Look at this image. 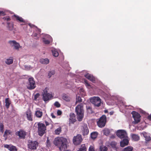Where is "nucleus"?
Wrapping results in <instances>:
<instances>
[{"instance_id":"1","label":"nucleus","mask_w":151,"mask_h":151,"mask_svg":"<svg viewBox=\"0 0 151 151\" xmlns=\"http://www.w3.org/2000/svg\"><path fill=\"white\" fill-rule=\"evenodd\" d=\"M54 144L58 147L60 151L64 150L67 148V140L63 137H58L55 138L54 141Z\"/></svg>"},{"instance_id":"2","label":"nucleus","mask_w":151,"mask_h":151,"mask_svg":"<svg viewBox=\"0 0 151 151\" xmlns=\"http://www.w3.org/2000/svg\"><path fill=\"white\" fill-rule=\"evenodd\" d=\"M37 126L38 134L42 136L45 132L46 127L44 124L40 123L38 124Z\"/></svg>"},{"instance_id":"3","label":"nucleus","mask_w":151,"mask_h":151,"mask_svg":"<svg viewBox=\"0 0 151 151\" xmlns=\"http://www.w3.org/2000/svg\"><path fill=\"white\" fill-rule=\"evenodd\" d=\"M106 116L104 115H103L97 121V123L99 127L102 128L104 127L106 124Z\"/></svg>"},{"instance_id":"4","label":"nucleus","mask_w":151,"mask_h":151,"mask_svg":"<svg viewBox=\"0 0 151 151\" xmlns=\"http://www.w3.org/2000/svg\"><path fill=\"white\" fill-rule=\"evenodd\" d=\"M52 97V95L47 93V89H45L42 93V99L45 101L49 100Z\"/></svg>"},{"instance_id":"5","label":"nucleus","mask_w":151,"mask_h":151,"mask_svg":"<svg viewBox=\"0 0 151 151\" xmlns=\"http://www.w3.org/2000/svg\"><path fill=\"white\" fill-rule=\"evenodd\" d=\"M38 143L36 141H29L28 144V148L31 150H36L38 147Z\"/></svg>"},{"instance_id":"6","label":"nucleus","mask_w":151,"mask_h":151,"mask_svg":"<svg viewBox=\"0 0 151 151\" xmlns=\"http://www.w3.org/2000/svg\"><path fill=\"white\" fill-rule=\"evenodd\" d=\"M91 102L95 106H99L101 104V100L99 97H94L91 99Z\"/></svg>"},{"instance_id":"7","label":"nucleus","mask_w":151,"mask_h":151,"mask_svg":"<svg viewBox=\"0 0 151 151\" xmlns=\"http://www.w3.org/2000/svg\"><path fill=\"white\" fill-rule=\"evenodd\" d=\"M117 136L121 139L124 138H127V136L126 132L122 130H118L116 133Z\"/></svg>"},{"instance_id":"8","label":"nucleus","mask_w":151,"mask_h":151,"mask_svg":"<svg viewBox=\"0 0 151 151\" xmlns=\"http://www.w3.org/2000/svg\"><path fill=\"white\" fill-rule=\"evenodd\" d=\"M36 87L35 81L33 78H30L29 79V83L27 86V88L29 90L34 89Z\"/></svg>"},{"instance_id":"9","label":"nucleus","mask_w":151,"mask_h":151,"mask_svg":"<svg viewBox=\"0 0 151 151\" xmlns=\"http://www.w3.org/2000/svg\"><path fill=\"white\" fill-rule=\"evenodd\" d=\"M82 141V139L81 135L78 134L76 136L74 137L73 139V142L75 145L80 144Z\"/></svg>"},{"instance_id":"10","label":"nucleus","mask_w":151,"mask_h":151,"mask_svg":"<svg viewBox=\"0 0 151 151\" xmlns=\"http://www.w3.org/2000/svg\"><path fill=\"white\" fill-rule=\"evenodd\" d=\"M132 117L134 119V121L133 123L134 124H137L139 123L141 119V116L140 114H132Z\"/></svg>"},{"instance_id":"11","label":"nucleus","mask_w":151,"mask_h":151,"mask_svg":"<svg viewBox=\"0 0 151 151\" xmlns=\"http://www.w3.org/2000/svg\"><path fill=\"white\" fill-rule=\"evenodd\" d=\"M81 130L83 135H86L88 134L89 130L86 124H84L81 127Z\"/></svg>"},{"instance_id":"12","label":"nucleus","mask_w":151,"mask_h":151,"mask_svg":"<svg viewBox=\"0 0 151 151\" xmlns=\"http://www.w3.org/2000/svg\"><path fill=\"white\" fill-rule=\"evenodd\" d=\"M76 116L75 114H70V118L69 119V125L71 126L72 124H74L76 121Z\"/></svg>"},{"instance_id":"13","label":"nucleus","mask_w":151,"mask_h":151,"mask_svg":"<svg viewBox=\"0 0 151 151\" xmlns=\"http://www.w3.org/2000/svg\"><path fill=\"white\" fill-rule=\"evenodd\" d=\"M16 134L18 136L20 139H24L25 136L26 135V133L25 131L23 130H20L17 131Z\"/></svg>"},{"instance_id":"14","label":"nucleus","mask_w":151,"mask_h":151,"mask_svg":"<svg viewBox=\"0 0 151 151\" xmlns=\"http://www.w3.org/2000/svg\"><path fill=\"white\" fill-rule=\"evenodd\" d=\"M76 113H83V106L82 103L78 105L76 108Z\"/></svg>"},{"instance_id":"15","label":"nucleus","mask_w":151,"mask_h":151,"mask_svg":"<svg viewBox=\"0 0 151 151\" xmlns=\"http://www.w3.org/2000/svg\"><path fill=\"white\" fill-rule=\"evenodd\" d=\"M9 43L12 46H14L15 49L16 50H18L20 47L19 44L15 40L9 41Z\"/></svg>"},{"instance_id":"16","label":"nucleus","mask_w":151,"mask_h":151,"mask_svg":"<svg viewBox=\"0 0 151 151\" xmlns=\"http://www.w3.org/2000/svg\"><path fill=\"white\" fill-rule=\"evenodd\" d=\"M4 147L7 148L10 151H17V147L11 145H5Z\"/></svg>"},{"instance_id":"17","label":"nucleus","mask_w":151,"mask_h":151,"mask_svg":"<svg viewBox=\"0 0 151 151\" xmlns=\"http://www.w3.org/2000/svg\"><path fill=\"white\" fill-rule=\"evenodd\" d=\"M85 77L88 80L91 81L93 83L95 82L96 78L93 76L89 73H87L85 75Z\"/></svg>"},{"instance_id":"18","label":"nucleus","mask_w":151,"mask_h":151,"mask_svg":"<svg viewBox=\"0 0 151 151\" xmlns=\"http://www.w3.org/2000/svg\"><path fill=\"white\" fill-rule=\"evenodd\" d=\"M129 141L127 139V138H124L122 141L120 142V145L121 147H124L125 146L127 145Z\"/></svg>"},{"instance_id":"19","label":"nucleus","mask_w":151,"mask_h":151,"mask_svg":"<svg viewBox=\"0 0 151 151\" xmlns=\"http://www.w3.org/2000/svg\"><path fill=\"white\" fill-rule=\"evenodd\" d=\"M14 17H15L16 21H17L22 22H25V20L22 17L16 15H14Z\"/></svg>"},{"instance_id":"20","label":"nucleus","mask_w":151,"mask_h":151,"mask_svg":"<svg viewBox=\"0 0 151 151\" xmlns=\"http://www.w3.org/2000/svg\"><path fill=\"white\" fill-rule=\"evenodd\" d=\"M13 61V58L11 57L9 59H7L5 61V63L8 65H10L12 64Z\"/></svg>"},{"instance_id":"21","label":"nucleus","mask_w":151,"mask_h":151,"mask_svg":"<svg viewBox=\"0 0 151 151\" xmlns=\"http://www.w3.org/2000/svg\"><path fill=\"white\" fill-rule=\"evenodd\" d=\"M40 62L42 64H47L49 62V60L47 58L41 59L40 60Z\"/></svg>"},{"instance_id":"22","label":"nucleus","mask_w":151,"mask_h":151,"mask_svg":"<svg viewBox=\"0 0 151 151\" xmlns=\"http://www.w3.org/2000/svg\"><path fill=\"white\" fill-rule=\"evenodd\" d=\"M132 139L135 141H138L139 139V136L137 134H133L132 135Z\"/></svg>"},{"instance_id":"23","label":"nucleus","mask_w":151,"mask_h":151,"mask_svg":"<svg viewBox=\"0 0 151 151\" xmlns=\"http://www.w3.org/2000/svg\"><path fill=\"white\" fill-rule=\"evenodd\" d=\"M5 106L7 108H8L11 104V101L9 98H6L5 100Z\"/></svg>"},{"instance_id":"24","label":"nucleus","mask_w":151,"mask_h":151,"mask_svg":"<svg viewBox=\"0 0 151 151\" xmlns=\"http://www.w3.org/2000/svg\"><path fill=\"white\" fill-rule=\"evenodd\" d=\"M77 118L79 121H81L83 117V114H77Z\"/></svg>"},{"instance_id":"25","label":"nucleus","mask_w":151,"mask_h":151,"mask_svg":"<svg viewBox=\"0 0 151 151\" xmlns=\"http://www.w3.org/2000/svg\"><path fill=\"white\" fill-rule=\"evenodd\" d=\"M7 27L8 29L10 31L12 30L14 27L13 24L11 23L10 22H7Z\"/></svg>"},{"instance_id":"26","label":"nucleus","mask_w":151,"mask_h":151,"mask_svg":"<svg viewBox=\"0 0 151 151\" xmlns=\"http://www.w3.org/2000/svg\"><path fill=\"white\" fill-rule=\"evenodd\" d=\"M97 135L98 133L96 132H93L91 134V138L93 139H95L97 137Z\"/></svg>"},{"instance_id":"27","label":"nucleus","mask_w":151,"mask_h":151,"mask_svg":"<svg viewBox=\"0 0 151 151\" xmlns=\"http://www.w3.org/2000/svg\"><path fill=\"white\" fill-rule=\"evenodd\" d=\"M62 128L61 127H59L57 129L54 131L56 135H59L60 133L61 132Z\"/></svg>"},{"instance_id":"28","label":"nucleus","mask_w":151,"mask_h":151,"mask_svg":"<svg viewBox=\"0 0 151 151\" xmlns=\"http://www.w3.org/2000/svg\"><path fill=\"white\" fill-rule=\"evenodd\" d=\"M104 134L106 136L108 135L110 133L109 129H105L103 130Z\"/></svg>"},{"instance_id":"29","label":"nucleus","mask_w":151,"mask_h":151,"mask_svg":"<svg viewBox=\"0 0 151 151\" xmlns=\"http://www.w3.org/2000/svg\"><path fill=\"white\" fill-rule=\"evenodd\" d=\"M62 98L63 99L67 101H69L70 100V98L69 96L65 94H63L62 96Z\"/></svg>"},{"instance_id":"30","label":"nucleus","mask_w":151,"mask_h":151,"mask_svg":"<svg viewBox=\"0 0 151 151\" xmlns=\"http://www.w3.org/2000/svg\"><path fill=\"white\" fill-rule=\"evenodd\" d=\"M87 111L88 113H92L93 112L92 108L89 106H86Z\"/></svg>"},{"instance_id":"31","label":"nucleus","mask_w":151,"mask_h":151,"mask_svg":"<svg viewBox=\"0 0 151 151\" xmlns=\"http://www.w3.org/2000/svg\"><path fill=\"white\" fill-rule=\"evenodd\" d=\"M52 55L53 56L55 57H57L59 55V53L56 50H54L52 51Z\"/></svg>"},{"instance_id":"32","label":"nucleus","mask_w":151,"mask_h":151,"mask_svg":"<svg viewBox=\"0 0 151 151\" xmlns=\"http://www.w3.org/2000/svg\"><path fill=\"white\" fill-rule=\"evenodd\" d=\"M86 147L84 145H82L78 151H86Z\"/></svg>"},{"instance_id":"33","label":"nucleus","mask_w":151,"mask_h":151,"mask_svg":"<svg viewBox=\"0 0 151 151\" xmlns=\"http://www.w3.org/2000/svg\"><path fill=\"white\" fill-rule=\"evenodd\" d=\"M100 151H107L108 148L106 146H101L100 147Z\"/></svg>"},{"instance_id":"34","label":"nucleus","mask_w":151,"mask_h":151,"mask_svg":"<svg viewBox=\"0 0 151 151\" xmlns=\"http://www.w3.org/2000/svg\"><path fill=\"white\" fill-rule=\"evenodd\" d=\"M55 73V71L54 70H52L50 71L48 73V76L49 78H50L52 75H54Z\"/></svg>"},{"instance_id":"35","label":"nucleus","mask_w":151,"mask_h":151,"mask_svg":"<svg viewBox=\"0 0 151 151\" xmlns=\"http://www.w3.org/2000/svg\"><path fill=\"white\" fill-rule=\"evenodd\" d=\"M28 120L29 121L32 120V114H26Z\"/></svg>"},{"instance_id":"36","label":"nucleus","mask_w":151,"mask_h":151,"mask_svg":"<svg viewBox=\"0 0 151 151\" xmlns=\"http://www.w3.org/2000/svg\"><path fill=\"white\" fill-rule=\"evenodd\" d=\"M133 150V148L131 147H128L126 148H125L124 151H132Z\"/></svg>"},{"instance_id":"37","label":"nucleus","mask_w":151,"mask_h":151,"mask_svg":"<svg viewBox=\"0 0 151 151\" xmlns=\"http://www.w3.org/2000/svg\"><path fill=\"white\" fill-rule=\"evenodd\" d=\"M82 101V100L81 98L79 96H77L76 101V104L78 103H80Z\"/></svg>"},{"instance_id":"38","label":"nucleus","mask_w":151,"mask_h":151,"mask_svg":"<svg viewBox=\"0 0 151 151\" xmlns=\"http://www.w3.org/2000/svg\"><path fill=\"white\" fill-rule=\"evenodd\" d=\"M4 126L3 124L2 123H0V131L2 133L4 132Z\"/></svg>"},{"instance_id":"39","label":"nucleus","mask_w":151,"mask_h":151,"mask_svg":"<svg viewBox=\"0 0 151 151\" xmlns=\"http://www.w3.org/2000/svg\"><path fill=\"white\" fill-rule=\"evenodd\" d=\"M12 132L10 130L6 129L4 132V135H8L10 134Z\"/></svg>"},{"instance_id":"40","label":"nucleus","mask_w":151,"mask_h":151,"mask_svg":"<svg viewBox=\"0 0 151 151\" xmlns=\"http://www.w3.org/2000/svg\"><path fill=\"white\" fill-rule=\"evenodd\" d=\"M48 139V137H47V139L46 141V145L47 147H49L51 146L50 142V140H49Z\"/></svg>"},{"instance_id":"41","label":"nucleus","mask_w":151,"mask_h":151,"mask_svg":"<svg viewBox=\"0 0 151 151\" xmlns=\"http://www.w3.org/2000/svg\"><path fill=\"white\" fill-rule=\"evenodd\" d=\"M54 105L58 108L60 107V104L58 101H56L54 104Z\"/></svg>"},{"instance_id":"42","label":"nucleus","mask_w":151,"mask_h":151,"mask_svg":"<svg viewBox=\"0 0 151 151\" xmlns=\"http://www.w3.org/2000/svg\"><path fill=\"white\" fill-rule=\"evenodd\" d=\"M3 19L4 20H6L7 21H9L11 20V19L9 16H6V17L3 18Z\"/></svg>"},{"instance_id":"43","label":"nucleus","mask_w":151,"mask_h":151,"mask_svg":"<svg viewBox=\"0 0 151 151\" xmlns=\"http://www.w3.org/2000/svg\"><path fill=\"white\" fill-rule=\"evenodd\" d=\"M43 42L46 44H49L50 43V42L49 40L45 39H44Z\"/></svg>"},{"instance_id":"44","label":"nucleus","mask_w":151,"mask_h":151,"mask_svg":"<svg viewBox=\"0 0 151 151\" xmlns=\"http://www.w3.org/2000/svg\"><path fill=\"white\" fill-rule=\"evenodd\" d=\"M40 96V94L39 93H37L35 95L34 97V99L35 100H36L37 98H38Z\"/></svg>"},{"instance_id":"45","label":"nucleus","mask_w":151,"mask_h":151,"mask_svg":"<svg viewBox=\"0 0 151 151\" xmlns=\"http://www.w3.org/2000/svg\"><path fill=\"white\" fill-rule=\"evenodd\" d=\"M146 134H145V135L144 134V137L145 138L146 140V141H150L151 139V138L149 137H148L147 136H146Z\"/></svg>"},{"instance_id":"46","label":"nucleus","mask_w":151,"mask_h":151,"mask_svg":"<svg viewBox=\"0 0 151 151\" xmlns=\"http://www.w3.org/2000/svg\"><path fill=\"white\" fill-rule=\"evenodd\" d=\"M84 81L86 86H91L90 84L88 83V81L87 80H85Z\"/></svg>"},{"instance_id":"47","label":"nucleus","mask_w":151,"mask_h":151,"mask_svg":"<svg viewBox=\"0 0 151 151\" xmlns=\"http://www.w3.org/2000/svg\"><path fill=\"white\" fill-rule=\"evenodd\" d=\"M35 113H42V110L41 109H37Z\"/></svg>"},{"instance_id":"48","label":"nucleus","mask_w":151,"mask_h":151,"mask_svg":"<svg viewBox=\"0 0 151 151\" xmlns=\"http://www.w3.org/2000/svg\"><path fill=\"white\" fill-rule=\"evenodd\" d=\"M138 111L140 113H146L145 112L141 109H138Z\"/></svg>"},{"instance_id":"49","label":"nucleus","mask_w":151,"mask_h":151,"mask_svg":"<svg viewBox=\"0 0 151 151\" xmlns=\"http://www.w3.org/2000/svg\"><path fill=\"white\" fill-rule=\"evenodd\" d=\"M36 116L38 118L41 117L42 115V114H35Z\"/></svg>"},{"instance_id":"50","label":"nucleus","mask_w":151,"mask_h":151,"mask_svg":"<svg viewBox=\"0 0 151 151\" xmlns=\"http://www.w3.org/2000/svg\"><path fill=\"white\" fill-rule=\"evenodd\" d=\"M147 118L151 122V114H150L148 116Z\"/></svg>"},{"instance_id":"51","label":"nucleus","mask_w":151,"mask_h":151,"mask_svg":"<svg viewBox=\"0 0 151 151\" xmlns=\"http://www.w3.org/2000/svg\"><path fill=\"white\" fill-rule=\"evenodd\" d=\"M5 14V13L4 11H0V16H4Z\"/></svg>"},{"instance_id":"52","label":"nucleus","mask_w":151,"mask_h":151,"mask_svg":"<svg viewBox=\"0 0 151 151\" xmlns=\"http://www.w3.org/2000/svg\"><path fill=\"white\" fill-rule=\"evenodd\" d=\"M89 151H95L93 147L90 146L89 148Z\"/></svg>"},{"instance_id":"53","label":"nucleus","mask_w":151,"mask_h":151,"mask_svg":"<svg viewBox=\"0 0 151 151\" xmlns=\"http://www.w3.org/2000/svg\"><path fill=\"white\" fill-rule=\"evenodd\" d=\"M37 33H33V36L35 37H37Z\"/></svg>"},{"instance_id":"54","label":"nucleus","mask_w":151,"mask_h":151,"mask_svg":"<svg viewBox=\"0 0 151 151\" xmlns=\"http://www.w3.org/2000/svg\"><path fill=\"white\" fill-rule=\"evenodd\" d=\"M45 123L46 124V126H48V125H49V123L48 122H47V121H45Z\"/></svg>"},{"instance_id":"55","label":"nucleus","mask_w":151,"mask_h":151,"mask_svg":"<svg viewBox=\"0 0 151 151\" xmlns=\"http://www.w3.org/2000/svg\"><path fill=\"white\" fill-rule=\"evenodd\" d=\"M57 113H62V111L60 110H58L57 112Z\"/></svg>"},{"instance_id":"56","label":"nucleus","mask_w":151,"mask_h":151,"mask_svg":"<svg viewBox=\"0 0 151 151\" xmlns=\"http://www.w3.org/2000/svg\"><path fill=\"white\" fill-rule=\"evenodd\" d=\"M51 115L52 118H55V116L54 115V114H51Z\"/></svg>"},{"instance_id":"57","label":"nucleus","mask_w":151,"mask_h":151,"mask_svg":"<svg viewBox=\"0 0 151 151\" xmlns=\"http://www.w3.org/2000/svg\"><path fill=\"white\" fill-rule=\"evenodd\" d=\"M131 113H133V114H134V113H138V112H136V111H133Z\"/></svg>"},{"instance_id":"58","label":"nucleus","mask_w":151,"mask_h":151,"mask_svg":"<svg viewBox=\"0 0 151 151\" xmlns=\"http://www.w3.org/2000/svg\"><path fill=\"white\" fill-rule=\"evenodd\" d=\"M110 138L112 139H114L115 138V136L114 135H111Z\"/></svg>"},{"instance_id":"59","label":"nucleus","mask_w":151,"mask_h":151,"mask_svg":"<svg viewBox=\"0 0 151 151\" xmlns=\"http://www.w3.org/2000/svg\"><path fill=\"white\" fill-rule=\"evenodd\" d=\"M104 112L105 113H108V110H107V109H106V110H104Z\"/></svg>"},{"instance_id":"60","label":"nucleus","mask_w":151,"mask_h":151,"mask_svg":"<svg viewBox=\"0 0 151 151\" xmlns=\"http://www.w3.org/2000/svg\"><path fill=\"white\" fill-rule=\"evenodd\" d=\"M80 90H81V91L82 92H83L84 91V90L82 88V89L81 88L80 89Z\"/></svg>"},{"instance_id":"61","label":"nucleus","mask_w":151,"mask_h":151,"mask_svg":"<svg viewBox=\"0 0 151 151\" xmlns=\"http://www.w3.org/2000/svg\"><path fill=\"white\" fill-rule=\"evenodd\" d=\"M29 25L31 27H32V26H34V25H31L30 24H29Z\"/></svg>"},{"instance_id":"62","label":"nucleus","mask_w":151,"mask_h":151,"mask_svg":"<svg viewBox=\"0 0 151 151\" xmlns=\"http://www.w3.org/2000/svg\"><path fill=\"white\" fill-rule=\"evenodd\" d=\"M113 111H111L109 113L110 114H111V113H113Z\"/></svg>"},{"instance_id":"63","label":"nucleus","mask_w":151,"mask_h":151,"mask_svg":"<svg viewBox=\"0 0 151 151\" xmlns=\"http://www.w3.org/2000/svg\"><path fill=\"white\" fill-rule=\"evenodd\" d=\"M58 114V116H60L61 114Z\"/></svg>"},{"instance_id":"64","label":"nucleus","mask_w":151,"mask_h":151,"mask_svg":"<svg viewBox=\"0 0 151 151\" xmlns=\"http://www.w3.org/2000/svg\"><path fill=\"white\" fill-rule=\"evenodd\" d=\"M64 151H71L69 150H64Z\"/></svg>"}]
</instances>
